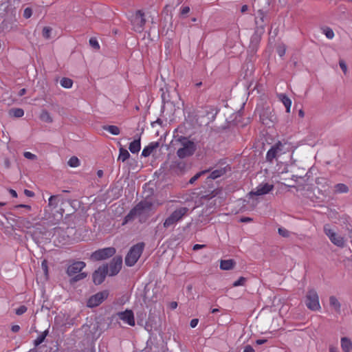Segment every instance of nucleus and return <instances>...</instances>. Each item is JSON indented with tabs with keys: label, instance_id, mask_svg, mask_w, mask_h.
<instances>
[{
	"label": "nucleus",
	"instance_id": "f257e3e1",
	"mask_svg": "<svg viewBox=\"0 0 352 352\" xmlns=\"http://www.w3.org/2000/svg\"><path fill=\"white\" fill-rule=\"evenodd\" d=\"M85 266L83 261H75L67 267V274L69 276H72L71 282H78L87 277V273L81 272Z\"/></svg>",
	"mask_w": 352,
	"mask_h": 352
},
{
	"label": "nucleus",
	"instance_id": "f03ea898",
	"mask_svg": "<svg viewBox=\"0 0 352 352\" xmlns=\"http://www.w3.org/2000/svg\"><path fill=\"white\" fill-rule=\"evenodd\" d=\"M178 141L182 147L177 150V155L180 159L190 157L194 154L197 148L195 142L182 136L178 139Z\"/></svg>",
	"mask_w": 352,
	"mask_h": 352
},
{
	"label": "nucleus",
	"instance_id": "7ed1b4c3",
	"mask_svg": "<svg viewBox=\"0 0 352 352\" xmlns=\"http://www.w3.org/2000/svg\"><path fill=\"white\" fill-rule=\"evenodd\" d=\"M144 249L143 242L133 245L125 257V264L129 267L133 266L142 255Z\"/></svg>",
	"mask_w": 352,
	"mask_h": 352
},
{
	"label": "nucleus",
	"instance_id": "20e7f679",
	"mask_svg": "<svg viewBox=\"0 0 352 352\" xmlns=\"http://www.w3.org/2000/svg\"><path fill=\"white\" fill-rule=\"evenodd\" d=\"M188 210L189 209L187 207L176 208L164 221V228H168L179 222L187 215Z\"/></svg>",
	"mask_w": 352,
	"mask_h": 352
},
{
	"label": "nucleus",
	"instance_id": "39448f33",
	"mask_svg": "<svg viewBox=\"0 0 352 352\" xmlns=\"http://www.w3.org/2000/svg\"><path fill=\"white\" fill-rule=\"evenodd\" d=\"M305 303L307 307L311 311H318L321 309L318 293L314 289H309L307 291Z\"/></svg>",
	"mask_w": 352,
	"mask_h": 352
},
{
	"label": "nucleus",
	"instance_id": "423d86ee",
	"mask_svg": "<svg viewBox=\"0 0 352 352\" xmlns=\"http://www.w3.org/2000/svg\"><path fill=\"white\" fill-rule=\"evenodd\" d=\"M324 232L328 236L331 242L335 245L340 248H343L344 246L345 240L344 237L332 230L329 225L326 224L324 226Z\"/></svg>",
	"mask_w": 352,
	"mask_h": 352
},
{
	"label": "nucleus",
	"instance_id": "0eeeda50",
	"mask_svg": "<svg viewBox=\"0 0 352 352\" xmlns=\"http://www.w3.org/2000/svg\"><path fill=\"white\" fill-rule=\"evenodd\" d=\"M254 21L256 25L255 30H257L258 32L264 33L265 26L268 23L267 12L261 9L258 10L255 14Z\"/></svg>",
	"mask_w": 352,
	"mask_h": 352
},
{
	"label": "nucleus",
	"instance_id": "6e6552de",
	"mask_svg": "<svg viewBox=\"0 0 352 352\" xmlns=\"http://www.w3.org/2000/svg\"><path fill=\"white\" fill-rule=\"evenodd\" d=\"M116 253V249L113 247L99 249L94 252L91 255V258L94 261L105 260L113 256Z\"/></svg>",
	"mask_w": 352,
	"mask_h": 352
},
{
	"label": "nucleus",
	"instance_id": "1a4fd4ad",
	"mask_svg": "<svg viewBox=\"0 0 352 352\" xmlns=\"http://www.w3.org/2000/svg\"><path fill=\"white\" fill-rule=\"evenodd\" d=\"M109 292L107 290L99 292L91 296L87 300V307L93 308L100 305L107 298Z\"/></svg>",
	"mask_w": 352,
	"mask_h": 352
},
{
	"label": "nucleus",
	"instance_id": "9d476101",
	"mask_svg": "<svg viewBox=\"0 0 352 352\" xmlns=\"http://www.w3.org/2000/svg\"><path fill=\"white\" fill-rule=\"evenodd\" d=\"M108 274V265L100 266L92 275L93 281L95 285H100L105 279Z\"/></svg>",
	"mask_w": 352,
	"mask_h": 352
},
{
	"label": "nucleus",
	"instance_id": "9b49d317",
	"mask_svg": "<svg viewBox=\"0 0 352 352\" xmlns=\"http://www.w3.org/2000/svg\"><path fill=\"white\" fill-rule=\"evenodd\" d=\"M146 23L144 13L142 10H138L135 12L134 19L132 21V25L135 31L141 32Z\"/></svg>",
	"mask_w": 352,
	"mask_h": 352
},
{
	"label": "nucleus",
	"instance_id": "f8f14e48",
	"mask_svg": "<svg viewBox=\"0 0 352 352\" xmlns=\"http://www.w3.org/2000/svg\"><path fill=\"white\" fill-rule=\"evenodd\" d=\"M122 265L121 256H115L108 265V274L109 276H115L119 273Z\"/></svg>",
	"mask_w": 352,
	"mask_h": 352
},
{
	"label": "nucleus",
	"instance_id": "ddd939ff",
	"mask_svg": "<svg viewBox=\"0 0 352 352\" xmlns=\"http://www.w3.org/2000/svg\"><path fill=\"white\" fill-rule=\"evenodd\" d=\"M274 189V185L268 183H261L259 184L254 190L251 191L249 193V196L252 197L253 196H260L269 193Z\"/></svg>",
	"mask_w": 352,
	"mask_h": 352
},
{
	"label": "nucleus",
	"instance_id": "4468645a",
	"mask_svg": "<svg viewBox=\"0 0 352 352\" xmlns=\"http://www.w3.org/2000/svg\"><path fill=\"white\" fill-rule=\"evenodd\" d=\"M117 316H118L119 319L122 320L124 323L132 327L135 326V322L134 314L132 310L126 309L124 311L118 312Z\"/></svg>",
	"mask_w": 352,
	"mask_h": 352
},
{
	"label": "nucleus",
	"instance_id": "2eb2a0df",
	"mask_svg": "<svg viewBox=\"0 0 352 352\" xmlns=\"http://www.w3.org/2000/svg\"><path fill=\"white\" fill-rule=\"evenodd\" d=\"M283 144L280 142H277L267 152L266 160L272 162L280 153L282 151Z\"/></svg>",
	"mask_w": 352,
	"mask_h": 352
},
{
	"label": "nucleus",
	"instance_id": "dca6fc26",
	"mask_svg": "<svg viewBox=\"0 0 352 352\" xmlns=\"http://www.w3.org/2000/svg\"><path fill=\"white\" fill-rule=\"evenodd\" d=\"M170 168L173 172L179 175L182 174L186 170V164L182 160H175L172 162Z\"/></svg>",
	"mask_w": 352,
	"mask_h": 352
},
{
	"label": "nucleus",
	"instance_id": "f3484780",
	"mask_svg": "<svg viewBox=\"0 0 352 352\" xmlns=\"http://www.w3.org/2000/svg\"><path fill=\"white\" fill-rule=\"evenodd\" d=\"M271 113V111L268 108L262 110L260 113V120L263 124L270 126L274 122Z\"/></svg>",
	"mask_w": 352,
	"mask_h": 352
},
{
	"label": "nucleus",
	"instance_id": "a211bd4d",
	"mask_svg": "<svg viewBox=\"0 0 352 352\" xmlns=\"http://www.w3.org/2000/svg\"><path fill=\"white\" fill-rule=\"evenodd\" d=\"M153 204L150 201H142L138 203L134 208L138 212V216L142 214L144 212H148L151 210Z\"/></svg>",
	"mask_w": 352,
	"mask_h": 352
},
{
	"label": "nucleus",
	"instance_id": "6ab92c4d",
	"mask_svg": "<svg viewBox=\"0 0 352 352\" xmlns=\"http://www.w3.org/2000/svg\"><path fill=\"white\" fill-rule=\"evenodd\" d=\"M160 146L158 142H151L148 146H145L142 151V156L146 157H148L156 148Z\"/></svg>",
	"mask_w": 352,
	"mask_h": 352
},
{
	"label": "nucleus",
	"instance_id": "aec40b11",
	"mask_svg": "<svg viewBox=\"0 0 352 352\" xmlns=\"http://www.w3.org/2000/svg\"><path fill=\"white\" fill-rule=\"evenodd\" d=\"M278 98L279 100L284 104L286 108V111L287 113L290 112V109L292 106V100L291 99L285 94H280L278 95Z\"/></svg>",
	"mask_w": 352,
	"mask_h": 352
},
{
	"label": "nucleus",
	"instance_id": "412c9836",
	"mask_svg": "<svg viewBox=\"0 0 352 352\" xmlns=\"http://www.w3.org/2000/svg\"><path fill=\"white\" fill-rule=\"evenodd\" d=\"M340 342L341 348L344 352H351L352 350V342L349 338L346 337H342L341 338Z\"/></svg>",
	"mask_w": 352,
	"mask_h": 352
},
{
	"label": "nucleus",
	"instance_id": "4be33fe9",
	"mask_svg": "<svg viewBox=\"0 0 352 352\" xmlns=\"http://www.w3.org/2000/svg\"><path fill=\"white\" fill-rule=\"evenodd\" d=\"M141 148L140 137L129 144V149L133 153H138Z\"/></svg>",
	"mask_w": 352,
	"mask_h": 352
},
{
	"label": "nucleus",
	"instance_id": "5701e85b",
	"mask_svg": "<svg viewBox=\"0 0 352 352\" xmlns=\"http://www.w3.org/2000/svg\"><path fill=\"white\" fill-rule=\"evenodd\" d=\"M334 194L347 193L349 191V188L347 185L339 183L334 186Z\"/></svg>",
	"mask_w": 352,
	"mask_h": 352
},
{
	"label": "nucleus",
	"instance_id": "b1692460",
	"mask_svg": "<svg viewBox=\"0 0 352 352\" xmlns=\"http://www.w3.org/2000/svg\"><path fill=\"white\" fill-rule=\"evenodd\" d=\"M329 305L336 312H340L341 304L336 296H331L329 297Z\"/></svg>",
	"mask_w": 352,
	"mask_h": 352
},
{
	"label": "nucleus",
	"instance_id": "393cba45",
	"mask_svg": "<svg viewBox=\"0 0 352 352\" xmlns=\"http://www.w3.org/2000/svg\"><path fill=\"white\" fill-rule=\"evenodd\" d=\"M235 265L232 259L223 260L220 263V268L223 270H229L234 267Z\"/></svg>",
	"mask_w": 352,
	"mask_h": 352
},
{
	"label": "nucleus",
	"instance_id": "a878e982",
	"mask_svg": "<svg viewBox=\"0 0 352 352\" xmlns=\"http://www.w3.org/2000/svg\"><path fill=\"white\" fill-rule=\"evenodd\" d=\"M130 156L131 155L129 151L126 149L124 148L122 145H120L118 160L124 162L126 160H128L130 157Z\"/></svg>",
	"mask_w": 352,
	"mask_h": 352
},
{
	"label": "nucleus",
	"instance_id": "bb28decb",
	"mask_svg": "<svg viewBox=\"0 0 352 352\" xmlns=\"http://www.w3.org/2000/svg\"><path fill=\"white\" fill-rule=\"evenodd\" d=\"M102 129L112 135H118L120 133V129L116 125H104Z\"/></svg>",
	"mask_w": 352,
	"mask_h": 352
},
{
	"label": "nucleus",
	"instance_id": "cd10ccee",
	"mask_svg": "<svg viewBox=\"0 0 352 352\" xmlns=\"http://www.w3.org/2000/svg\"><path fill=\"white\" fill-rule=\"evenodd\" d=\"M135 216H138V212L136 211L135 208H132L130 212L128 213V214L124 217L122 225H124L129 221H131L134 219Z\"/></svg>",
	"mask_w": 352,
	"mask_h": 352
},
{
	"label": "nucleus",
	"instance_id": "c85d7f7f",
	"mask_svg": "<svg viewBox=\"0 0 352 352\" xmlns=\"http://www.w3.org/2000/svg\"><path fill=\"white\" fill-rule=\"evenodd\" d=\"M61 196L59 195H52L48 199V205L53 208H56L60 201Z\"/></svg>",
	"mask_w": 352,
	"mask_h": 352
},
{
	"label": "nucleus",
	"instance_id": "c756f323",
	"mask_svg": "<svg viewBox=\"0 0 352 352\" xmlns=\"http://www.w3.org/2000/svg\"><path fill=\"white\" fill-rule=\"evenodd\" d=\"M9 113L12 117L21 118L24 115V111L21 108H13L10 110Z\"/></svg>",
	"mask_w": 352,
	"mask_h": 352
},
{
	"label": "nucleus",
	"instance_id": "7c9ffc66",
	"mask_svg": "<svg viewBox=\"0 0 352 352\" xmlns=\"http://www.w3.org/2000/svg\"><path fill=\"white\" fill-rule=\"evenodd\" d=\"M264 33H260V32H257V30H254V34L251 37V39H250V42H251V44L252 45H258V43L260 42V40H261V36Z\"/></svg>",
	"mask_w": 352,
	"mask_h": 352
},
{
	"label": "nucleus",
	"instance_id": "2f4dec72",
	"mask_svg": "<svg viewBox=\"0 0 352 352\" xmlns=\"http://www.w3.org/2000/svg\"><path fill=\"white\" fill-rule=\"evenodd\" d=\"M226 173V170L223 168L217 169L211 172L208 178L214 179H217Z\"/></svg>",
	"mask_w": 352,
	"mask_h": 352
},
{
	"label": "nucleus",
	"instance_id": "473e14b6",
	"mask_svg": "<svg viewBox=\"0 0 352 352\" xmlns=\"http://www.w3.org/2000/svg\"><path fill=\"white\" fill-rule=\"evenodd\" d=\"M40 119L45 122L51 123L52 122V118L49 113V112L46 110H43L41 115H40Z\"/></svg>",
	"mask_w": 352,
	"mask_h": 352
},
{
	"label": "nucleus",
	"instance_id": "72a5a7b5",
	"mask_svg": "<svg viewBox=\"0 0 352 352\" xmlns=\"http://www.w3.org/2000/svg\"><path fill=\"white\" fill-rule=\"evenodd\" d=\"M60 85L65 88H67V89H69V88H71L72 87V85H73V81L70 79V78H63L61 80H60Z\"/></svg>",
	"mask_w": 352,
	"mask_h": 352
},
{
	"label": "nucleus",
	"instance_id": "f704fd0d",
	"mask_svg": "<svg viewBox=\"0 0 352 352\" xmlns=\"http://www.w3.org/2000/svg\"><path fill=\"white\" fill-rule=\"evenodd\" d=\"M322 30V33L326 36L327 38L332 39L334 37V32L331 28L324 27Z\"/></svg>",
	"mask_w": 352,
	"mask_h": 352
},
{
	"label": "nucleus",
	"instance_id": "c9c22d12",
	"mask_svg": "<svg viewBox=\"0 0 352 352\" xmlns=\"http://www.w3.org/2000/svg\"><path fill=\"white\" fill-rule=\"evenodd\" d=\"M67 164L70 167L76 168L80 166V160L77 157L73 156L70 157Z\"/></svg>",
	"mask_w": 352,
	"mask_h": 352
},
{
	"label": "nucleus",
	"instance_id": "e433bc0d",
	"mask_svg": "<svg viewBox=\"0 0 352 352\" xmlns=\"http://www.w3.org/2000/svg\"><path fill=\"white\" fill-rule=\"evenodd\" d=\"M47 331H45L44 332H43L41 335H39L37 338L34 340V345L36 346H38L39 344H41L43 341L45 339L47 335Z\"/></svg>",
	"mask_w": 352,
	"mask_h": 352
},
{
	"label": "nucleus",
	"instance_id": "4c0bfd02",
	"mask_svg": "<svg viewBox=\"0 0 352 352\" xmlns=\"http://www.w3.org/2000/svg\"><path fill=\"white\" fill-rule=\"evenodd\" d=\"M52 29L50 27L45 26L43 28L42 31L43 36L45 39H49L51 37V33H52Z\"/></svg>",
	"mask_w": 352,
	"mask_h": 352
},
{
	"label": "nucleus",
	"instance_id": "58836bf2",
	"mask_svg": "<svg viewBox=\"0 0 352 352\" xmlns=\"http://www.w3.org/2000/svg\"><path fill=\"white\" fill-rule=\"evenodd\" d=\"M246 278L243 276H241L237 280L232 283L233 287L243 286L245 285Z\"/></svg>",
	"mask_w": 352,
	"mask_h": 352
},
{
	"label": "nucleus",
	"instance_id": "ea45409f",
	"mask_svg": "<svg viewBox=\"0 0 352 352\" xmlns=\"http://www.w3.org/2000/svg\"><path fill=\"white\" fill-rule=\"evenodd\" d=\"M89 45L94 49L96 50H99L100 49V45H99V43L98 41H97V39L96 38H91L89 41Z\"/></svg>",
	"mask_w": 352,
	"mask_h": 352
},
{
	"label": "nucleus",
	"instance_id": "a19ab883",
	"mask_svg": "<svg viewBox=\"0 0 352 352\" xmlns=\"http://www.w3.org/2000/svg\"><path fill=\"white\" fill-rule=\"evenodd\" d=\"M278 234L283 237H289V231L284 228H279L278 229Z\"/></svg>",
	"mask_w": 352,
	"mask_h": 352
},
{
	"label": "nucleus",
	"instance_id": "79ce46f5",
	"mask_svg": "<svg viewBox=\"0 0 352 352\" xmlns=\"http://www.w3.org/2000/svg\"><path fill=\"white\" fill-rule=\"evenodd\" d=\"M27 307L25 305H21L17 308L15 311V314L18 316H21L27 311Z\"/></svg>",
	"mask_w": 352,
	"mask_h": 352
},
{
	"label": "nucleus",
	"instance_id": "37998d69",
	"mask_svg": "<svg viewBox=\"0 0 352 352\" xmlns=\"http://www.w3.org/2000/svg\"><path fill=\"white\" fill-rule=\"evenodd\" d=\"M206 172H208V171L206 170V171H201V172L197 173L192 177L190 178V179L189 180V183L191 184H193L197 179H198L199 178V177L201 175L206 173Z\"/></svg>",
	"mask_w": 352,
	"mask_h": 352
},
{
	"label": "nucleus",
	"instance_id": "c03bdc74",
	"mask_svg": "<svg viewBox=\"0 0 352 352\" xmlns=\"http://www.w3.org/2000/svg\"><path fill=\"white\" fill-rule=\"evenodd\" d=\"M339 65H340V67L341 68V69L342 70V72H344V74H346L348 70H347V65H346L345 61L343 60H340Z\"/></svg>",
	"mask_w": 352,
	"mask_h": 352
},
{
	"label": "nucleus",
	"instance_id": "a18cd8bd",
	"mask_svg": "<svg viewBox=\"0 0 352 352\" xmlns=\"http://www.w3.org/2000/svg\"><path fill=\"white\" fill-rule=\"evenodd\" d=\"M32 14V10L30 8H26L23 12V16L25 19H29Z\"/></svg>",
	"mask_w": 352,
	"mask_h": 352
},
{
	"label": "nucleus",
	"instance_id": "49530a36",
	"mask_svg": "<svg viewBox=\"0 0 352 352\" xmlns=\"http://www.w3.org/2000/svg\"><path fill=\"white\" fill-rule=\"evenodd\" d=\"M160 90L162 91L161 96L162 101L164 102H168L170 101L169 95L166 94V93L164 91V89H161Z\"/></svg>",
	"mask_w": 352,
	"mask_h": 352
},
{
	"label": "nucleus",
	"instance_id": "de8ad7c7",
	"mask_svg": "<svg viewBox=\"0 0 352 352\" xmlns=\"http://www.w3.org/2000/svg\"><path fill=\"white\" fill-rule=\"evenodd\" d=\"M24 157L28 160H34L36 159V155L30 153V152H28V151H26L23 154Z\"/></svg>",
	"mask_w": 352,
	"mask_h": 352
},
{
	"label": "nucleus",
	"instance_id": "09e8293b",
	"mask_svg": "<svg viewBox=\"0 0 352 352\" xmlns=\"http://www.w3.org/2000/svg\"><path fill=\"white\" fill-rule=\"evenodd\" d=\"M41 267H42L43 270L44 271V272L45 273V274H47V272H48V267H47V261L46 260H43L42 261Z\"/></svg>",
	"mask_w": 352,
	"mask_h": 352
},
{
	"label": "nucleus",
	"instance_id": "8fccbe9b",
	"mask_svg": "<svg viewBox=\"0 0 352 352\" xmlns=\"http://www.w3.org/2000/svg\"><path fill=\"white\" fill-rule=\"evenodd\" d=\"M199 322V320L197 318H194L190 320V326L192 328H195L197 327V324Z\"/></svg>",
	"mask_w": 352,
	"mask_h": 352
},
{
	"label": "nucleus",
	"instance_id": "3c124183",
	"mask_svg": "<svg viewBox=\"0 0 352 352\" xmlns=\"http://www.w3.org/2000/svg\"><path fill=\"white\" fill-rule=\"evenodd\" d=\"M190 12V8L188 6H184L181 8V14H186Z\"/></svg>",
	"mask_w": 352,
	"mask_h": 352
},
{
	"label": "nucleus",
	"instance_id": "603ef678",
	"mask_svg": "<svg viewBox=\"0 0 352 352\" xmlns=\"http://www.w3.org/2000/svg\"><path fill=\"white\" fill-rule=\"evenodd\" d=\"M205 247H206V245L195 244L193 246L192 250H195V251H197V250L202 249V248H204Z\"/></svg>",
	"mask_w": 352,
	"mask_h": 352
},
{
	"label": "nucleus",
	"instance_id": "864d4df0",
	"mask_svg": "<svg viewBox=\"0 0 352 352\" xmlns=\"http://www.w3.org/2000/svg\"><path fill=\"white\" fill-rule=\"evenodd\" d=\"M24 193H25V195L26 196H28V197H34V193L32 191L29 190H27V189H25V190H24Z\"/></svg>",
	"mask_w": 352,
	"mask_h": 352
},
{
	"label": "nucleus",
	"instance_id": "5fc2aeb1",
	"mask_svg": "<svg viewBox=\"0 0 352 352\" xmlns=\"http://www.w3.org/2000/svg\"><path fill=\"white\" fill-rule=\"evenodd\" d=\"M278 54L281 57L283 56L285 54V48H278L277 50Z\"/></svg>",
	"mask_w": 352,
	"mask_h": 352
},
{
	"label": "nucleus",
	"instance_id": "6e6d98bb",
	"mask_svg": "<svg viewBox=\"0 0 352 352\" xmlns=\"http://www.w3.org/2000/svg\"><path fill=\"white\" fill-rule=\"evenodd\" d=\"M243 352H254V349L250 345H247L243 350Z\"/></svg>",
	"mask_w": 352,
	"mask_h": 352
},
{
	"label": "nucleus",
	"instance_id": "4d7b16f0",
	"mask_svg": "<svg viewBox=\"0 0 352 352\" xmlns=\"http://www.w3.org/2000/svg\"><path fill=\"white\" fill-rule=\"evenodd\" d=\"M11 330L12 331L16 333L20 330V327L18 324L12 325Z\"/></svg>",
	"mask_w": 352,
	"mask_h": 352
},
{
	"label": "nucleus",
	"instance_id": "13d9d810",
	"mask_svg": "<svg viewBox=\"0 0 352 352\" xmlns=\"http://www.w3.org/2000/svg\"><path fill=\"white\" fill-rule=\"evenodd\" d=\"M252 221V219L250 217H242L240 219V221L243 222V223H248V222H250Z\"/></svg>",
	"mask_w": 352,
	"mask_h": 352
},
{
	"label": "nucleus",
	"instance_id": "bf43d9fd",
	"mask_svg": "<svg viewBox=\"0 0 352 352\" xmlns=\"http://www.w3.org/2000/svg\"><path fill=\"white\" fill-rule=\"evenodd\" d=\"M267 340L266 339H258L256 340V343L258 345H261L265 344V342H267Z\"/></svg>",
	"mask_w": 352,
	"mask_h": 352
},
{
	"label": "nucleus",
	"instance_id": "052dcab7",
	"mask_svg": "<svg viewBox=\"0 0 352 352\" xmlns=\"http://www.w3.org/2000/svg\"><path fill=\"white\" fill-rule=\"evenodd\" d=\"M10 192V194L13 197H17V193L16 192L13 190V189H10L9 190Z\"/></svg>",
	"mask_w": 352,
	"mask_h": 352
},
{
	"label": "nucleus",
	"instance_id": "680f3d73",
	"mask_svg": "<svg viewBox=\"0 0 352 352\" xmlns=\"http://www.w3.org/2000/svg\"><path fill=\"white\" fill-rule=\"evenodd\" d=\"M16 207H19V208H27L28 210H30L31 209V206H29V205H25V204H20V205H18Z\"/></svg>",
	"mask_w": 352,
	"mask_h": 352
},
{
	"label": "nucleus",
	"instance_id": "e2e57ef3",
	"mask_svg": "<svg viewBox=\"0 0 352 352\" xmlns=\"http://www.w3.org/2000/svg\"><path fill=\"white\" fill-rule=\"evenodd\" d=\"M248 10V6L247 5L242 6L241 8V12L242 13L245 12Z\"/></svg>",
	"mask_w": 352,
	"mask_h": 352
},
{
	"label": "nucleus",
	"instance_id": "0e129e2a",
	"mask_svg": "<svg viewBox=\"0 0 352 352\" xmlns=\"http://www.w3.org/2000/svg\"><path fill=\"white\" fill-rule=\"evenodd\" d=\"M26 93V89L25 88L21 89L19 92V96H22Z\"/></svg>",
	"mask_w": 352,
	"mask_h": 352
},
{
	"label": "nucleus",
	"instance_id": "69168bd1",
	"mask_svg": "<svg viewBox=\"0 0 352 352\" xmlns=\"http://www.w3.org/2000/svg\"><path fill=\"white\" fill-rule=\"evenodd\" d=\"M103 174H104V173H103V170H98L97 171V176H98V177H100V178H101V177L103 176Z\"/></svg>",
	"mask_w": 352,
	"mask_h": 352
},
{
	"label": "nucleus",
	"instance_id": "338daca9",
	"mask_svg": "<svg viewBox=\"0 0 352 352\" xmlns=\"http://www.w3.org/2000/svg\"><path fill=\"white\" fill-rule=\"evenodd\" d=\"M298 116L300 118H303L305 116V113L302 109H300L298 111Z\"/></svg>",
	"mask_w": 352,
	"mask_h": 352
},
{
	"label": "nucleus",
	"instance_id": "774afa93",
	"mask_svg": "<svg viewBox=\"0 0 352 352\" xmlns=\"http://www.w3.org/2000/svg\"><path fill=\"white\" fill-rule=\"evenodd\" d=\"M329 352H338V349L336 348H334V347H330L329 349Z\"/></svg>",
	"mask_w": 352,
	"mask_h": 352
}]
</instances>
